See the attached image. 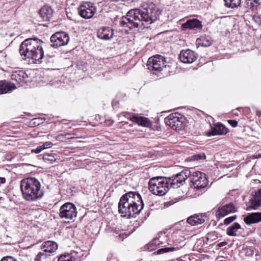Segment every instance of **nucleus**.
I'll return each instance as SVG.
<instances>
[{
  "label": "nucleus",
  "mask_w": 261,
  "mask_h": 261,
  "mask_svg": "<svg viewBox=\"0 0 261 261\" xmlns=\"http://www.w3.org/2000/svg\"><path fill=\"white\" fill-rule=\"evenodd\" d=\"M161 13L162 11L152 4L143 7L142 9H131L122 17L120 23L122 27L130 30L145 27L156 20Z\"/></svg>",
  "instance_id": "1"
},
{
  "label": "nucleus",
  "mask_w": 261,
  "mask_h": 261,
  "mask_svg": "<svg viewBox=\"0 0 261 261\" xmlns=\"http://www.w3.org/2000/svg\"><path fill=\"white\" fill-rule=\"evenodd\" d=\"M20 189L23 198L28 201H37L44 195L40 182L35 177L23 178L20 182Z\"/></svg>",
  "instance_id": "2"
},
{
  "label": "nucleus",
  "mask_w": 261,
  "mask_h": 261,
  "mask_svg": "<svg viewBox=\"0 0 261 261\" xmlns=\"http://www.w3.org/2000/svg\"><path fill=\"white\" fill-rule=\"evenodd\" d=\"M167 177L156 176L151 178L148 183V189L152 194L163 196L169 191Z\"/></svg>",
  "instance_id": "3"
},
{
  "label": "nucleus",
  "mask_w": 261,
  "mask_h": 261,
  "mask_svg": "<svg viewBox=\"0 0 261 261\" xmlns=\"http://www.w3.org/2000/svg\"><path fill=\"white\" fill-rule=\"evenodd\" d=\"M135 208L128 201V199L122 196L118 204V212L123 217L130 218L135 214H139V210H135Z\"/></svg>",
  "instance_id": "4"
},
{
  "label": "nucleus",
  "mask_w": 261,
  "mask_h": 261,
  "mask_svg": "<svg viewBox=\"0 0 261 261\" xmlns=\"http://www.w3.org/2000/svg\"><path fill=\"white\" fill-rule=\"evenodd\" d=\"M36 44L37 42L35 38L27 39L21 43L19 53L22 59L28 61L30 55H32L31 51L35 49Z\"/></svg>",
  "instance_id": "5"
},
{
  "label": "nucleus",
  "mask_w": 261,
  "mask_h": 261,
  "mask_svg": "<svg viewBox=\"0 0 261 261\" xmlns=\"http://www.w3.org/2000/svg\"><path fill=\"white\" fill-rule=\"evenodd\" d=\"M166 59L160 55H156L149 58L147 66L151 71H161L166 66Z\"/></svg>",
  "instance_id": "6"
},
{
  "label": "nucleus",
  "mask_w": 261,
  "mask_h": 261,
  "mask_svg": "<svg viewBox=\"0 0 261 261\" xmlns=\"http://www.w3.org/2000/svg\"><path fill=\"white\" fill-rule=\"evenodd\" d=\"M191 181L194 189L200 190L205 188L208 183L205 173L200 171H192Z\"/></svg>",
  "instance_id": "7"
},
{
  "label": "nucleus",
  "mask_w": 261,
  "mask_h": 261,
  "mask_svg": "<svg viewBox=\"0 0 261 261\" xmlns=\"http://www.w3.org/2000/svg\"><path fill=\"white\" fill-rule=\"evenodd\" d=\"M70 38L69 34L65 32H57L50 37V46L53 47H58L67 45Z\"/></svg>",
  "instance_id": "8"
},
{
  "label": "nucleus",
  "mask_w": 261,
  "mask_h": 261,
  "mask_svg": "<svg viewBox=\"0 0 261 261\" xmlns=\"http://www.w3.org/2000/svg\"><path fill=\"white\" fill-rule=\"evenodd\" d=\"M77 215L76 208L74 204L67 202L62 205L60 208L59 216L62 219L72 220Z\"/></svg>",
  "instance_id": "9"
},
{
  "label": "nucleus",
  "mask_w": 261,
  "mask_h": 261,
  "mask_svg": "<svg viewBox=\"0 0 261 261\" xmlns=\"http://www.w3.org/2000/svg\"><path fill=\"white\" fill-rule=\"evenodd\" d=\"M184 117L179 113H174L169 115L165 119L167 125L170 126L173 129H180L182 126Z\"/></svg>",
  "instance_id": "10"
},
{
  "label": "nucleus",
  "mask_w": 261,
  "mask_h": 261,
  "mask_svg": "<svg viewBox=\"0 0 261 261\" xmlns=\"http://www.w3.org/2000/svg\"><path fill=\"white\" fill-rule=\"evenodd\" d=\"M37 44L35 45V49L31 51L32 55H30L28 62L32 61L33 63H37V62L40 63L41 60L44 57V51L43 50L42 44L44 43L41 40L35 38Z\"/></svg>",
  "instance_id": "11"
},
{
  "label": "nucleus",
  "mask_w": 261,
  "mask_h": 261,
  "mask_svg": "<svg viewBox=\"0 0 261 261\" xmlns=\"http://www.w3.org/2000/svg\"><path fill=\"white\" fill-rule=\"evenodd\" d=\"M125 198L128 199V201L136 208L135 210H139V213L144 207V203L140 194L136 192H129L123 195Z\"/></svg>",
  "instance_id": "12"
},
{
  "label": "nucleus",
  "mask_w": 261,
  "mask_h": 261,
  "mask_svg": "<svg viewBox=\"0 0 261 261\" xmlns=\"http://www.w3.org/2000/svg\"><path fill=\"white\" fill-rule=\"evenodd\" d=\"M96 10L93 4L89 2H83L78 8L79 15L85 19L91 18L96 12Z\"/></svg>",
  "instance_id": "13"
},
{
  "label": "nucleus",
  "mask_w": 261,
  "mask_h": 261,
  "mask_svg": "<svg viewBox=\"0 0 261 261\" xmlns=\"http://www.w3.org/2000/svg\"><path fill=\"white\" fill-rule=\"evenodd\" d=\"M167 180L168 182V188H173L174 189L173 191L174 193H178L180 194V195L175 198L176 200H179L180 198L183 196L184 192L182 191L180 192L181 190L178 189V188H179L181 185H182V184L176 178L175 175L168 178L167 177Z\"/></svg>",
  "instance_id": "14"
},
{
  "label": "nucleus",
  "mask_w": 261,
  "mask_h": 261,
  "mask_svg": "<svg viewBox=\"0 0 261 261\" xmlns=\"http://www.w3.org/2000/svg\"><path fill=\"white\" fill-rule=\"evenodd\" d=\"M197 58V55L190 49L182 50L179 55L180 60L186 64H190L194 62Z\"/></svg>",
  "instance_id": "15"
},
{
  "label": "nucleus",
  "mask_w": 261,
  "mask_h": 261,
  "mask_svg": "<svg viewBox=\"0 0 261 261\" xmlns=\"http://www.w3.org/2000/svg\"><path fill=\"white\" fill-rule=\"evenodd\" d=\"M237 209L232 203H230L227 204L219 207L216 213L217 218H222L231 213H235Z\"/></svg>",
  "instance_id": "16"
},
{
  "label": "nucleus",
  "mask_w": 261,
  "mask_h": 261,
  "mask_svg": "<svg viewBox=\"0 0 261 261\" xmlns=\"http://www.w3.org/2000/svg\"><path fill=\"white\" fill-rule=\"evenodd\" d=\"M58 247V245L56 242L47 241L43 243L41 245V250L51 256L57 250Z\"/></svg>",
  "instance_id": "17"
},
{
  "label": "nucleus",
  "mask_w": 261,
  "mask_h": 261,
  "mask_svg": "<svg viewBox=\"0 0 261 261\" xmlns=\"http://www.w3.org/2000/svg\"><path fill=\"white\" fill-rule=\"evenodd\" d=\"M129 120L144 127H150L152 126V122L148 118L139 116L138 114H134Z\"/></svg>",
  "instance_id": "18"
},
{
  "label": "nucleus",
  "mask_w": 261,
  "mask_h": 261,
  "mask_svg": "<svg viewBox=\"0 0 261 261\" xmlns=\"http://www.w3.org/2000/svg\"><path fill=\"white\" fill-rule=\"evenodd\" d=\"M261 206V194L256 193L255 195L248 202L247 204V211L251 210H257Z\"/></svg>",
  "instance_id": "19"
},
{
  "label": "nucleus",
  "mask_w": 261,
  "mask_h": 261,
  "mask_svg": "<svg viewBox=\"0 0 261 261\" xmlns=\"http://www.w3.org/2000/svg\"><path fill=\"white\" fill-rule=\"evenodd\" d=\"M244 221L248 225L259 223L261 222V213L256 212L249 213L247 216L244 217Z\"/></svg>",
  "instance_id": "20"
},
{
  "label": "nucleus",
  "mask_w": 261,
  "mask_h": 261,
  "mask_svg": "<svg viewBox=\"0 0 261 261\" xmlns=\"http://www.w3.org/2000/svg\"><path fill=\"white\" fill-rule=\"evenodd\" d=\"M113 35V30L110 27H102L97 31V37L101 39L110 40Z\"/></svg>",
  "instance_id": "21"
},
{
  "label": "nucleus",
  "mask_w": 261,
  "mask_h": 261,
  "mask_svg": "<svg viewBox=\"0 0 261 261\" xmlns=\"http://www.w3.org/2000/svg\"><path fill=\"white\" fill-rule=\"evenodd\" d=\"M228 133V129L222 124L218 123L215 124L212 130L207 133L208 136L214 135H223Z\"/></svg>",
  "instance_id": "22"
},
{
  "label": "nucleus",
  "mask_w": 261,
  "mask_h": 261,
  "mask_svg": "<svg viewBox=\"0 0 261 261\" xmlns=\"http://www.w3.org/2000/svg\"><path fill=\"white\" fill-rule=\"evenodd\" d=\"M181 27L184 30H197L201 29L202 25L201 21L197 19H191L188 20L186 23H183Z\"/></svg>",
  "instance_id": "23"
},
{
  "label": "nucleus",
  "mask_w": 261,
  "mask_h": 261,
  "mask_svg": "<svg viewBox=\"0 0 261 261\" xmlns=\"http://www.w3.org/2000/svg\"><path fill=\"white\" fill-rule=\"evenodd\" d=\"M53 9L48 6H44L39 11V14L44 21H49L53 16Z\"/></svg>",
  "instance_id": "24"
},
{
  "label": "nucleus",
  "mask_w": 261,
  "mask_h": 261,
  "mask_svg": "<svg viewBox=\"0 0 261 261\" xmlns=\"http://www.w3.org/2000/svg\"><path fill=\"white\" fill-rule=\"evenodd\" d=\"M206 218L205 215L203 214H195L187 219V222L191 225L195 226L203 223L205 221Z\"/></svg>",
  "instance_id": "25"
},
{
  "label": "nucleus",
  "mask_w": 261,
  "mask_h": 261,
  "mask_svg": "<svg viewBox=\"0 0 261 261\" xmlns=\"http://www.w3.org/2000/svg\"><path fill=\"white\" fill-rule=\"evenodd\" d=\"M16 88L14 84L6 81H0V94H3L9 92Z\"/></svg>",
  "instance_id": "26"
},
{
  "label": "nucleus",
  "mask_w": 261,
  "mask_h": 261,
  "mask_svg": "<svg viewBox=\"0 0 261 261\" xmlns=\"http://www.w3.org/2000/svg\"><path fill=\"white\" fill-rule=\"evenodd\" d=\"M27 77V74L23 70H18L14 71L11 74V79L18 83L20 82Z\"/></svg>",
  "instance_id": "27"
},
{
  "label": "nucleus",
  "mask_w": 261,
  "mask_h": 261,
  "mask_svg": "<svg viewBox=\"0 0 261 261\" xmlns=\"http://www.w3.org/2000/svg\"><path fill=\"white\" fill-rule=\"evenodd\" d=\"M192 174V171L189 169H185L180 172L176 174L175 176L180 183L183 185L185 180Z\"/></svg>",
  "instance_id": "28"
},
{
  "label": "nucleus",
  "mask_w": 261,
  "mask_h": 261,
  "mask_svg": "<svg viewBox=\"0 0 261 261\" xmlns=\"http://www.w3.org/2000/svg\"><path fill=\"white\" fill-rule=\"evenodd\" d=\"M197 43L203 47H208L212 43V40L208 36H202L198 38L196 40Z\"/></svg>",
  "instance_id": "29"
},
{
  "label": "nucleus",
  "mask_w": 261,
  "mask_h": 261,
  "mask_svg": "<svg viewBox=\"0 0 261 261\" xmlns=\"http://www.w3.org/2000/svg\"><path fill=\"white\" fill-rule=\"evenodd\" d=\"M241 228V226L238 223H234L226 229V234L229 236H237V232Z\"/></svg>",
  "instance_id": "30"
},
{
  "label": "nucleus",
  "mask_w": 261,
  "mask_h": 261,
  "mask_svg": "<svg viewBox=\"0 0 261 261\" xmlns=\"http://www.w3.org/2000/svg\"><path fill=\"white\" fill-rule=\"evenodd\" d=\"M50 257L47 253L41 250L36 255L35 261H50Z\"/></svg>",
  "instance_id": "31"
},
{
  "label": "nucleus",
  "mask_w": 261,
  "mask_h": 261,
  "mask_svg": "<svg viewBox=\"0 0 261 261\" xmlns=\"http://www.w3.org/2000/svg\"><path fill=\"white\" fill-rule=\"evenodd\" d=\"M165 234V232H161L159 237L156 238H154L152 240L149 244V246H159L161 245L160 240H162L163 239V237Z\"/></svg>",
  "instance_id": "32"
},
{
  "label": "nucleus",
  "mask_w": 261,
  "mask_h": 261,
  "mask_svg": "<svg viewBox=\"0 0 261 261\" xmlns=\"http://www.w3.org/2000/svg\"><path fill=\"white\" fill-rule=\"evenodd\" d=\"M57 155L54 153H45L43 155V159L44 160L54 162L57 160Z\"/></svg>",
  "instance_id": "33"
},
{
  "label": "nucleus",
  "mask_w": 261,
  "mask_h": 261,
  "mask_svg": "<svg viewBox=\"0 0 261 261\" xmlns=\"http://www.w3.org/2000/svg\"><path fill=\"white\" fill-rule=\"evenodd\" d=\"M233 1H224V5L229 8L234 9L239 7L241 4V1H237L233 3Z\"/></svg>",
  "instance_id": "34"
},
{
  "label": "nucleus",
  "mask_w": 261,
  "mask_h": 261,
  "mask_svg": "<svg viewBox=\"0 0 261 261\" xmlns=\"http://www.w3.org/2000/svg\"><path fill=\"white\" fill-rule=\"evenodd\" d=\"M76 259L73 257L71 254H67L61 255L59 258L58 261H75Z\"/></svg>",
  "instance_id": "35"
},
{
  "label": "nucleus",
  "mask_w": 261,
  "mask_h": 261,
  "mask_svg": "<svg viewBox=\"0 0 261 261\" xmlns=\"http://www.w3.org/2000/svg\"><path fill=\"white\" fill-rule=\"evenodd\" d=\"M175 250V247H168V248H164L159 249L155 253L158 254H162L164 253L168 252L169 251H173Z\"/></svg>",
  "instance_id": "36"
},
{
  "label": "nucleus",
  "mask_w": 261,
  "mask_h": 261,
  "mask_svg": "<svg viewBox=\"0 0 261 261\" xmlns=\"http://www.w3.org/2000/svg\"><path fill=\"white\" fill-rule=\"evenodd\" d=\"M237 218V216L236 215H234L229 217L226 218L224 221V224L226 225H228L230 224L232 222L234 221Z\"/></svg>",
  "instance_id": "37"
},
{
  "label": "nucleus",
  "mask_w": 261,
  "mask_h": 261,
  "mask_svg": "<svg viewBox=\"0 0 261 261\" xmlns=\"http://www.w3.org/2000/svg\"><path fill=\"white\" fill-rule=\"evenodd\" d=\"M53 145V144L51 142H46L44 143L42 145H41L42 148H43V150L46 149V148H49L51 147Z\"/></svg>",
  "instance_id": "38"
},
{
  "label": "nucleus",
  "mask_w": 261,
  "mask_h": 261,
  "mask_svg": "<svg viewBox=\"0 0 261 261\" xmlns=\"http://www.w3.org/2000/svg\"><path fill=\"white\" fill-rule=\"evenodd\" d=\"M42 148H42L41 146H39L36 148L32 149L31 152L35 153H39L43 150Z\"/></svg>",
  "instance_id": "39"
},
{
  "label": "nucleus",
  "mask_w": 261,
  "mask_h": 261,
  "mask_svg": "<svg viewBox=\"0 0 261 261\" xmlns=\"http://www.w3.org/2000/svg\"><path fill=\"white\" fill-rule=\"evenodd\" d=\"M160 241L161 245H164V246H166V244H169V243L167 242L168 239H167V236L165 234L163 237V239H162V240H160Z\"/></svg>",
  "instance_id": "40"
},
{
  "label": "nucleus",
  "mask_w": 261,
  "mask_h": 261,
  "mask_svg": "<svg viewBox=\"0 0 261 261\" xmlns=\"http://www.w3.org/2000/svg\"><path fill=\"white\" fill-rule=\"evenodd\" d=\"M1 261H17L16 259L12 256H7L3 257Z\"/></svg>",
  "instance_id": "41"
},
{
  "label": "nucleus",
  "mask_w": 261,
  "mask_h": 261,
  "mask_svg": "<svg viewBox=\"0 0 261 261\" xmlns=\"http://www.w3.org/2000/svg\"><path fill=\"white\" fill-rule=\"evenodd\" d=\"M228 123L232 127H235L238 125V122L234 120H228Z\"/></svg>",
  "instance_id": "42"
},
{
  "label": "nucleus",
  "mask_w": 261,
  "mask_h": 261,
  "mask_svg": "<svg viewBox=\"0 0 261 261\" xmlns=\"http://www.w3.org/2000/svg\"><path fill=\"white\" fill-rule=\"evenodd\" d=\"M227 243L226 242H222L219 243L218 246L219 247H221L225 246V245H227Z\"/></svg>",
  "instance_id": "43"
},
{
  "label": "nucleus",
  "mask_w": 261,
  "mask_h": 261,
  "mask_svg": "<svg viewBox=\"0 0 261 261\" xmlns=\"http://www.w3.org/2000/svg\"><path fill=\"white\" fill-rule=\"evenodd\" d=\"M195 159L196 160H200V159H203V156H201L200 155H198L197 156H195Z\"/></svg>",
  "instance_id": "44"
},
{
  "label": "nucleus",
  "mask_w": 261,
  "mask_h": 261,
  "mask_svg": "<svg viewBox=\"0 0 261 261\" xmlns=\"http://www.w3.org/2000/svg\"><path fill=\"white\" fill-rule=\"evenodd\" d=\"M122 114L125 117H126V115H129L130 113L127 112H124L122 113Z\"/></svg>",
  "instance_id": "45"
},
{
  "label": "nucleus",
  "mask_w": 261,
  "mask_h": 261,
  "mask_svg": "<svg viewBox=\"0 0 261 261\" xmlns=\"http://www.w3.org/2000/svg\"><path fill=\"white\" fill-rule=\"evenodd\" d=\"M257 193H258L259 194H261V189H259Z\"/></svg>",
  "instance_id": "46"
},
{
  "label": "nucleus",
  "mask_w": 261,
  "mask_h": 261,
  "mask_svg": "<svg viewBox=\"0 0 261 261\" xmlns=\"http://www.w3.org/2000/svg\"><path fill=\"white\" fill-rule=\"evenodd\" d=\"M253 2L256 4H258V1H254Z\"/></svg>",
  "instance_id": "47"
},
{
  "label": "nucleus",
  "mask_w": 261,
  "mask_h": 261,
  "mask_svg": "<svg viewBox=\"0 0 261 261\" xmlns=\"http://www.w3.org/2000/svg\"><path fill=\"white\" fill-rule=\"evenodd\" d=\"M74 138H75L74 137H71V138H70L69 139H74Z\"/></svg>",
  "instance_id": "48"
},
{
  "label": "nucleus",
  "mask_w": 261,
  "mask_h": 261,
  "mask_svg": "<svg viewBox=\"0 0 261 261\" xmlns=\"http://www.w3.org/2000/svg\"><path fill=\"white\" fill-rule=\"evenodd\" d=\"M182 261H186V260H182Z\"/></svg>",
  "instance_id": "49"
}]
</instances>
